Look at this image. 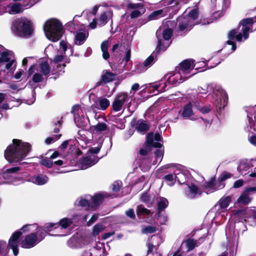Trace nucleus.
Returning a JSON list of instances; mask_svg holds the SVG:
<instances>
[{
  "mask_svg": "<svg viewBox=\"0 0 256 256\" xmlns=\"http://www.w3.org/2000/svg\"><path fill=\"white\" fill-rule=\"evenodd\" d=\"M256 22V16L250 18H246L242 19L240 22L239 28L241 27L240 30L242 32L238 33L236 30H232L229 32L228 36V40L226 42V45L224 46V49H230V52L229 54H231L234 52L236 49V45L234 40V38L238 42L246 40L248 38L249 36V32H253L252 26L254 23Z\"/></svg>",
  "mask_w": 256,
  "mask_h": 256,
  "instance_id": "f257e3e1",
  "label": "nucleus"
},
{
  "mask_svg": "<svg viewBox=\"0 0 256 256\" xmlns=\"http://www.w3.org/2000/svg\"><path fill=\"white\" fill-rule=\"evenodd\" d=\"M30 150V145L28 142L14 139L12 144L5 150V158L10 163H18L25 158Z\"/></svg>",
  "mask_w": 256,
  "mask_h": 256,
  "instance_id": "f03ea898",
  "label": "nucleus"
},
{
  "mask_svg": "<svg viewBox=\"0 0 256 256\" xmlns=\"http://www.w3.org/2000/svg\"><path fill=\"white\" fill-rule=\"evenodd\" d=\"M194 60L192 59L182 61L179 66L176 68L174 74L168 76V82L172 85H177L194 74L195 73L190 74L191 71L194 68Z\"/></svg>",
  "mask_w": 256,
  "mask_h": 256,
  "instance_id": "7ed1b4c3",
  "label": "nucleus"
},
{
  "mask_svg": "<svg viewBox=\"0 0 256 256\" xmlns=\"http://www.w3.org/2000/svg\"><path fill=\"white\" fill-rule=\"evenodd\" d=\"M46 38L52 42H56L62 34V26L60 21L52 18L46 21L44 26Z\"/></svg>",
  "mask_w": 256,
  "mask_h": 256,
  "instance_id": "20e7f679",
  "label": "nucleus"
},
{
  "mask_svg": "<svg viewBox=\"0 0 256 256\" xmlns=\"http://www.w3.org/2000/svg\"><path fill=\"white\" fill-rule=\"evenodd\" d=\"M11 29L16 36H30L32 32L31 22L25 17L14 20Z\"/></svg>",
  "mask_w": 256,
  "mask_h": 256,
  "instance_id": "39448f33",
  "label": "nucleus"
},
{
  "mask_svg": "<svg viewBox=\"0 0 256 256\" xmlns=\"http://www.w3.org/2000/svg\"><path fill=\"white\" fill-rule=\"evenodd\" d=\"M48 232L44 226L43 228H37V231L26 236L20 242L21 246L24 248H30L34 247L44 239Z\"/></svg>",
  "mask_w": 256,
  "mask_h": 256,
  "instance_id": "423d86ee",
  "label": "nucleus"
},
{
  "mask_svg": "<svg viewBox=\"0 0 256 256\" xmlns=\"http://www.w3.org/2000/svg\"><path fill=\"white\" fill-rule=\"evenodd\" d=\"M172 34V30L171 28H166L162 32L161 30H157L156 36L158 38V50H165L169 46L170 42L169 40Z\"/></svg>",
  "mask_w": 256,
  "mask_h": 256,
  "instance_id": "0eeeda50",
  "label": "nucleus"
},
{
  "mask_svg": "<svg viewBox=\"0 0 256 256\" xmlns=\"http://www.w3.org/2000/svg\"><path fill=\"white\" fill-rule=\"evenodd\" d=\"M198 17V10L196 9H193L190 11L186 16H179L178 19V27L180 30L183 31L188 26H184V22H190L189 24L194 26L195 20Z\"/></svg>",
  "mask_w": 256,
  "mask_h": 256,
  "instance_id": "6e6552de",
  "label": "nucleus"
},
{
  "mask_svg": "<svg viewBox=\"0 0 256 256\" xmlns=\"http://www.w3.org/2000/svg\"><path fill=\"white\" fill-rule=\"evenodd\" d=\"M65 54L60 52L53 60L50 62V67L52 68V74H60L64 72V69L66 66L64 63V55Z\"/></svg>",
  "mask_w": 256,
  "mask_h": 256,
  "instance_id": "1a4fd4ad",
  "label": "nucleus"
},
{
  "mask_svg": "<svg viewBox=\"0 0 256 256\" xmlns=\"http://www.w3.org/2000/svg\"><path fill=\"white\" fill-rule=\"evenodd\" d=\"M2 48L0 46V63L8 62L6 66L7 70L14 69L16 67V62L14 58V53L11 51L2 52Z\"/></svg>",
  "mask_w": 256,
  "mask_h": 256,
  "instance_id": "9d476101",
  "label": "nucleus"
},
{
  "mask_svg": "<svg viewBox=\"0 0 256 256\" xmlns=\"http://www.w3.org/2000/svg\"><path fill=\"white\" fill-rule=\"evenodd\" d=\"M33 4L28 2L21 4L20 3H10L6 8V12L10 14H16L22 13L24 9L30 8Z\"/></svg>",
  "mask_w": 256,
  "mask_h": 256,
  "instance_id": "9b49d317",
  "label": "nucleus"
},
{
  "mask_svg": "<svg viewBox=\"0 0 256 256\" xmlns=\"http://www.w3.org/2000/svg\"><path fill=\"white\" fill-rule=\"evenodd\" d=\"M72 218H64L61 219L58 223H48L44 225L46 230L48 232H50L52 228H56L59 226L61 228L66 229L70 226L73 222Z\"/></svg>",
  "mask_w": 256,
  "mask_h": 256,
  "instance_id": "f8f14e48",
  "label": "nucleus"
},
{
  "mask_svg": "<svg viewBox=\"0 0 256 256\" xmlns=\"http://www.w3.org/2000/svg\"><path fill=\"white\" fill-rule=\"evenodd\" d=\"M21 166H16L7 169L2 174V176L6 180H9L10 182L16 184V182L20 180L16 177V173L22 170Z\"/></svg>",
  "mask_w": 256,
  "mask_h": 256,
  "instance_id": "ddd939ff",
  "label": "nucleus"
},
{
  "mask_svg": "<svg viewBox=\"0 0 256 256\" xmlns=\"http://www.w3.org/2000/svg\"><path fill=\"white\" fill-rule=\"evenodd\" d=\"M162 138L159 134H148L147 136L146 146L148 148H160L162 144Z\"/></svg>",
  "mask_w": 256,
  "mask_h": 256,
  "instance_id": "4468645a",
  "label": "nucleus"
},
{
  "mask_svg": "<svg viewBox=\"0 0 256 256\" xmlns=\"http://www.w3.org/2000/svg\"><path fill=\"white\" fill-rule=\"evenodd\" d=\"M128 100V96L126 93L121 92L118 94L112 103L114 110L116 112L120 110L124 104Z\"/></svg>",
  "mask_w": 256,
  "mask_h": 256,
  "instance_id": "2eb2a0df",
  "label": "nucleus"
},
{
  "mask_svg": "<svg viewBox=\"0 0 256 256\" xmlns=\"http://www.w3.org/2000/svg\"><path fill=\"white\" fill-rule=\"evenodd\" d=\"M22 234L20 231H16L10 238L8 241V246L13 250V253L15 256L18 254V244L19 242V238Z\"/></svg>",
  "mask_w": 256,
  "mask_h": 256,
  "instance_id": "dca6fc26",
  "label": "nucleus"
},
{
  "mask_svg": "<svg viewBox=\"0 0 256 256\" xmlns=\"http://www.w3.org/2000/svg\"><path fill=\"white\" fill-rule=\"evenodd\" d=\"M212 96L215 98L218 104H222L223 106L226 104L228 99L226 93L221 88H218L215 90L212 94Z\"/></svg>",
  "mask_w": 256,
  "mask_h": 256,
  "instance_id": "f3484780",
  "label": "nucleus"
},
{
  "mask_svg": "<svg viewBox=\"0 0 256 256\" xmlns=\"http://www.w3.org/2000/svg\"><path fill=\"white\" fill-rule=\"evenodd\" d=\"M98 161V157L94 154H91L82 158L80 164L82 169L85 170L94 165Z\"/></svg>",
  "mask_w": 256,
  "mask_h": 256,
  "instance_id": "a211bd4d",
  "label": "nucleus"
},
{
  "mask_svg": "<svg viewBox=\"0 0 256 256\" xmlns=\"http://www.w3.org/2000/svg\"><path fill=\"white\" fill-rule=\"evenodd\" d=\"M88 36V32L86 30H79L74 33V43L76 45L80 46L84 44Z\"/></svg>",
  "mask_w": 256,
  "mask_h": 256,
  "instance_id": "6ab92c4d",
  "label": "nucleus"
},
{
  "mask_svg": "<svg viewBox=\"0 0 256 256\" xmlns=\"http://www.w3.org/2000/svg\"><path fill=\"white\" fill-rule=\"evenodd\" d=\"M162 242V240L160 237L158 236H152L150 239L148 240V242L147 244L148 248V253L152 252L154 249L156 250V247Z\"/></svg>",
  "mask_w": 256,
  "mask_h": 256,
  "instance_id": "aec40b11",
  "label": "nucleus"
},
{
  "mask_svg": "<svg viewBox=\"0 0 256 256\" xmlns=\"http://www.w3.org/2000/svg\"><path fill=\"white\" fill-rule=\"evenodd\" d=\"M182 176H184V174L182 173L168 174L164 176V179L168 186H172L175 184L176 180H178L181 184L184 183V182H182L180 180V178Z\"/></svg>",
  "mask_w": 256,
  "mask_h": 256,
  "instance_id": "412c9836",
  "label": "nucleus"
},
{
  "mask_svg": "<svg viewBox=\"0 0 256 256\" xmlns=\"http://www.w3.org/2000/svg\"><path fill=\"white\" fill-rule=\"evenodd\" d=\"M166 86V84L165 82H162L160 84H150L146 88L148 89L150 92H153L154 94H157L159 92H162L166 90L165 88Z\"/></svg>",
  "mask_w": 256,
  "mask_h": 256,
  "instance_id": "4be33fe9",
  "label": "nucleus"
},
{
  "mask_svg": "<svg viewBox=\"0 0 256 256\" xmlns=\"http://www.w3.org/2000/svg\"><path fill=\"white\" fill-rule=\"evenodd\" d=\"M192 104L190 102L188 104L184 106L182 116L184 118H189L192 120H195L196 118L193 116L194 112L192 110Z\"/></svg>",
  "mask_w": 256,
  "mask_h": 256,
  "instance_id": "5701e85b",
  "label": "nucleus"
},
{
  "mask_svg": "<svg viewBox=\"0 0 256 256\" xmlns=\"http://www.w3.org/2000/svg\"><path fill=\"white\" fill-rule=\"evenodd\" d=\"M185 193L188 198H194L198 195H200L202 192L196 186L192 184L188 186L185 190Z\"/></svg>",
  "mask_w": 256,
  "mask_h": 256,
  "instance_id": "b1692460",
  "label": "nucleus"
},
{
  "mask_svg": "<svg viewBox=\"0 0 256 256\" xmlns=\"http://www.w3.org/2000/svg\"><path fill=\"white\" fill-rule=\"evenodd\" d=\"M224 186V183H216L214 184L212 182H209L206 184L204 186V192L207 194L214 192V191L222 189Z\"/></svg>",
  "mask_w": 256,
  "mask_h": 256,
  "instance_id": "393cba45",
  "label": "nucleus"
},
{
  "mask_svg": "<svg viewBox=\"0 0 256 256\" xmlns=\"http://www.w3.org/2000/svg\"><path fill=\"white\" fill-rule=\"evenodd\" d=\"M48 178L43 174H38L30 178L29 181L37 185H43L48 182Z\"/></svg>",
  "mask_w": 256,
  "mask_h": 256,
  "instance_id": "a878e982",
  "label": "nucleus"
},
{
  "mask_svg": "<svg viewBox=\"0 0 256 256\" xmlns=\"http://www.w3.org/2000/svg\"><path fill=\"white\" fill-rule=\"evenodd\" d=\"M82 111L80 109V106L75 105L72 108L71 112L74 114V122L80 126H82V118H80V112Z\"/></svg>",
  "mask_w": 256,
  "mask_h": 256,
  "instance_id": "bb28decb",
  "label": "nucleus"
},
{
  "mask_svg": "<svg viewBox=\"0 0 256 256\" xmlns=\"http://www.w3.org/2000/svg\"><path fill=\"white\" fill-rule=\"evenodd\" d=\"M110 101L106 98H98L96 102V107L100 110H105L110 106Z\"/></svg>",
  "mask_w": 256,
  "mask_h": 256,
  "instance_id": "cd10ccee",
  "label": "nucleus"
},
{
  "mask_svg": "<svg viewBox=\"0 0 256 256\" xmlns=\"http://www.w3.org/2000/svg\"><path fill=\"white\" fill-rule=\"evenodd\" d=\"M252 200L248 194L244 190L238 198L236 203L240 204H248Z\"/></svg>",
  "mask_w": 256,
  "mask_h": 256,
  "instance_id": "c85d7f7f",
  "label": "nucleus"
},
{
  "mask_svg": "<svg viewBox=\"0 0 256 256\" xmlns=\"http://www.w3.org/2000/svg\"><path fill=\"white\" fill-rule=\"evenodd\" d=\"M52 69L50 68L48 62H44L39 64L37 71L40 72L44 76H48L50 72L52 73Z\"/></svg>",
  "mask_w": 256,
  "mask_h": 256,
  "instance_id": "c756f323",
  "label": "nucleus"
},
{
  "mask_svg": "<svg viewBox=\"0 0 256 256\" xmlns=\"http://www.w3.org/2000/svg\"><path fill=\"white\" fill-rule=\"evenodd\" d=\"M148 124L144 120H138L136 126V130L138 132L144 134L148 130Z\"/></svg>",
  "mask_w": 256,
  "mask_h": 256,
  "instance_id": "7c9ffc66",
  "label": "nucleus"
},
{
  "mask_svg": "<svg viewBox=\"0 0 256 256\" xmlns=\"http://www.w3.org/2000/svg\"><path fill=\"white\" fill-rule=\"evenodd\" d=\"M111 16L112 13L110 12H103L99 18L98 24L102 26H104L108 22Z\"/></svg>",
  "mask_w": 256,
  "mask_h": 256,
  "instance_id": "2f4dec72",
  "label": "nucleus"
},
{
  "mask_svg": "<svg viewBox=\"0 0 256 256\" xmlns=\"http://www.w3.org/2000/svg\"><path fill=\"white\" fill-rule=\"evenodd\" d=\"M108 40H105L101 44V50L102 52V57L104 60H107L110 57V54L108 52Z\"/></svg>",
  "mask_w": 256,
  "mask_h": 256,
  "instance_id": "473e14b6",
  "label": "nucleus"
},
{
  "mask_svg": "<svg viewBox=\"0 0 256 256\" xmlns=\"http://www.w3.org/2000/svg\"><path fill=\"white\" fill-rule=\"evenodd\" d=\"M198 246V242L196 240L194 239H188L186 242V246L187 251L192 250L195 247Z\"/></svg>",
  "mask_w": 256,
  "mask_h": 256,
  "instance_id": "72a5a7b5",
  "label": "nucleus"
},
{
  "mask_svg": "<svg viewBox=\"0 0 256 256\" xmlns=\"http://www.w3.org/2000/svg\"><path fill=\"white\" fill-rule=\"evenodd\" d=\"M105 226L103 224L99 223L96 224L92 228V236H96L99 234L100 233L104 230Z\"/></svg>",
  "mask_w": 256,
  "mask_h": 256,
  "instance_id": "f704fd0d",
  "label": "nucleus"
},
{
  "mask_svg": "<svg viewBox=\"0 0 256 256\" xmlns=\"http://www.w3.org/2000/svg\"><path fill=\"white\" fill-rule=\"evenodd\" d=\"M231 198L230 196H226L222 198L218 202V205L220 208L222 210L226 208L229 205Z\"/></svg>",
  "mask_w": 256,
  "mask_h": 256,
  "instance_id": "c9c22d12",
  "label": "nucleus"
},
{
  "mask_svg": "<svg viewBox=\"0 0 256 256\" xmlns=\"http://www.w3.org/2000/svg\"><path fill=\"white\" fill-rule=\"evenodd\" d=\"M116 75L110 72H106L102 76V80L104 82H108L113 81L115 80Z\"/></svg>",
  "mask_w": 256,
  "mask_h": 256,
  "instance_id": "e433bc0d",
  "label": "nucleus"
},
{
  "mask_svg": "<svg viewBox=\"0 0 256 256\" xmlns=\"http://www.w3.org/2000/svg\"><path fill=\"white\" fill-rule=\"evenodd\" d=\"M168 204V200L164 198H160L158 202V212L166 208Z\"/></svg>",
  "mask_w": 256,
  "mask_h": 256,
  "instance_id": "4c0bfd02",
  "label": "nucleus"
},
{
  "mask_svg": "<svg viewBox=\"0 0 256 256\" xmlns=\"http://www.w3.org/2000/svg\"><path fill=\"white\" fill-rule=\"evenodd\" d=\"M106 196L102 194H100L95 195L92 198V203L94 206H97L101 203Z\"/></svg>",
  "mask_w": 256,
  "mask_h": 256,
  "instance_id": "58836bf2",
  "label": "nucleus"
},
{
  "mask_svg": "<svg viewBox=\"0 0 256 256\" xmlns=\"http://www.w3.org/2000/svg\"><path fill=\"white\" fill-rule=\"evenodd\" d=\"M108 126L106 123L99 122L92 127V130L94 132L97 133L103 132L106 130Z\"/></svg>",
  "mask_w": 256,
  "mask_h": 256,
  "instance_id": "ea45409f",
  "label": "nucleus"
},
{
  "mask_svg": "<svg viewBox=\"0 0 256 256\" xmlns=\"http://www.w3.org/2000/svg\"><path fill=\"white\" fill-rule=\"evenodd\" d=\"M136 214L138 216H148L151 214V212L142 205H140L137 206Z\"/></svg>",
  "mask_w": 256,
  "mask_h": 256,
  "instance_id": "a19ab883",
  "label": "nucleus"
},
{
  "mask_svg": "<svg viewBox=\"0 0 256 256\" xmlns=\"http://www.w3.org/2000/svg\"><path fill=\"white\" fill-rule=\"evenodd\" d=\"M249 169V164L246 162H241L238 166V170L242 174H246V172Z\"/></svg>",
  "mask_w": 256,
  "mask_h": 256,
  "instance_id": "79ce46f5",
  "label": "nucleus"
},
{
  "mask_svg": "<svg viewBox=\"0 0 256 256\" xmlns=\"http://www.w3.org/2000/svg\"><path fill=\"white\" fill-rule=\"evenodd\" d=\"M163 10H158L154 11L148 16L149 20H154L162 16Z\"/></svg>",
  "mask_w": 256,
  "mask_h": 256,
  "instance_id": "37998d69",
  "label": "nucleus"
},
{
  "mask_svg": "<svg viewBox=\"0 0 256 256\" xmlns=\"http://www.w3.org/2000/svg\"><path fill=\"white\" fill-rule=\"evenodd\" d=\"M156 231V228L152 226H147L142 228V232L144 234H148L154 232Z\"/></svg>",
  "mask_w": 256,
  "mask_h": 256,
  "instance_id": "c03bdc74",
  "label": "nucleus"
},
{
  "mask_svg": "<svg viewBox=\"0 0 256 256\" xmlns=\"http://www.w3.org/2000/svg\"><path fill=\"white\" fill-rule=\"evenodd\" d=\"M61 136V134H56L52 136L47 138L45 140L46 144H50L58 140Z\"/></svg>",
  "mask_w": 256,
  "mask_h": 256,
  "instance_id": "a18cd8bd",
  "label": "nucleus"
},
{
  "mask_svg": "<svg viewBox=\"0 0 256 256\" xmlns=\"http://www.w3.org/2000/svg\"><path fill=\"white\" fill-rule=\"evenodd\" d=\"M144 11L145 10L143 8H141L140 10H134L130 14V17L132 18H138L144 13Z\"/></svg>",
  "mask_w": 256,
  "mask_h": 256,
  "instance_id": "49530a36",
  "label": "nucleus"
},
{
  "mask_svg": "<svg viewBox=\"0 0 256 256\" xmlns=\"http://www.w3.org/2000/svg\"><path fill=\"white\" fill-rule=\"evenodd\" d=\"M37 228H39L36 224H26L23 226L20 231L22 230L23 232H26L27 231H31L34 228L37 230Z\"/></svg>",
  "mask_w": 256,
  "mask_h": 256,
  "instance_id": "de8ad7c7",
  "label": "nucleus"
},
{
  "mask_svg": "<svg viewBox=\"0 0 256 256\" xmlns=\"http://www.w3.org/2000/svg\"><path fill=\"white\" fill-rule=\"evenodd\" d=\"M154 62V58L152 56H150L144 62L143 65L146 68L150 67Z\"/></svg>",
  "mask_w": 256,
  "mask_h": 256,
  "instance_id": "09e8293b",
  "label": "nucleus"
},
{
  "mask_svg": "<svg viewBox=\"0 0 256 256\" xmlns=\"http://www.w3.org/2000/svg\"><path fill=\"white\" fill-rule=\"evenodd\" d=\"M43 76L44 75L37 71V72L34 74L32 80L34 82H40L43 80Z\"/></svg>",
  "mask_w": 256,
  "mask_h": 256,
  "instance_id": "8fccbe9b",
  "label": "nucleus"
},
{
  "mask_svg": "<svg viewBox=\"0 0 256 256\" xmlns=\"http://www.w3.org/2000/svg\"><path fill=\"white\" fill-rule=\"evenodd\" d=\"M40 164L42 165H43L48 168H52V166L53 164L52 162L50 159H48L46 158H43L41 160Z\"/></svg>",
  "mask_w": 256,
  "mask_h": 256,
  "instance_id": "3c124183",
  "label": "nucleus"
},
{
  "mask_svg": "<svg viewBox=\"0 0 256 256\" xmlns=\"http://www.w3.org/2000/svg\"><path fill=\"white\" fill-rule=\"evenodd\" d=\"M126 216L131 219H134L136 218V214L133 208H130L126 212Z\"/></svg>",
  "mask_w": 256,
  "mask_h": 256,
  "instance_id": "603ef678",
  "label": "nucleus"
},
{
  "mask_svg": "<svg viewBox=\"0 0 256 256\" xmlns=\"http://www.w3.org/2000/svg\"><path fill=\"white\" fill-rule=\"evenodd\" d=\"M122 182H115L112 186V190L114 192H118L121 188Z\"/></svg>",
  "mask_w": 256,
  "mask_h": 256,
  "instance_id": "864d4df0",
  "label": "nucleus"
},
{
  "mask_svg": "<svg viewBox=\"0 0 256 256\" xmlns=\"http://www.w3.org/2000/svg\"><path fill=\"white\" fill-rule=\"evenodd\" d=\"M77 202H78V205L82 207L86 206L88 204V201L84 198H80V199H78Z\"/></svg>",
  "mask_w": 256,
  "mask_h": 256,
  "instance_id": "5fc2aeb1",
  "label": "nucleus"
},
{
  "mask_svg": "<svg viewBox=\"0 0 256 256\" xmlns=\"http://www.w3.org/2000/svg\"><path fill=\"white\" fill-rule=\"evenodd\" d=\"M230 177V174L228 172H224L222 173L220 176L219 177V180L220 183H223L222 182L226 180L227 178Z\"/></svg>",
  "mask_w": 256,
  "mask_h": 256,
  "instance_id": "6e6d98bb",
  "label": "nucleus"
},
{
  "mask_svg": "<svg viewBox=\"0 0 256 256\" xmlns=\"http://www.w3.org/2000/svg\"><path fill=\"white\" fill-rule=\"evenodd\" d=\"M155 155L156 160H159L160 162L163 156V152L162 150H156L155 152Z\"/></svg>",
  "mask_w": 256,
  "mask_h": 256,
  "instance_id": "4d7b16f0",
  "label": "nucleus"
},
{
  "mask_svg": "<svg viewBox=\"0 0 256 256\" xmlns=\"http://www.w3.org/2000/svg\"><path fill=\"white\" fill-rule=\"evenodd\" d=\"M100 146H98L96 147H92L88 150V152L92 154H96L100 152Z\"/></svg>",
  "mask_w": 256,
  "mask_h": 256,
  "instance_id": "13d9d810",
  "label": "nucleus"
},
{
  "mask_svg": "<svg viewBox=\"0 0 256 256\" xmlns=\"http://www.w3.org/2000/svg\"><path fill=\"white\" fill-rule=\"evenodd\" d=\"M140 200L143 202H148L150 200V196L147 192H144L140 196Z\"/></svg>",
  "mask_w": 256,
  "mask_h": 256,
  "instance_id": "bf43d9fd",
  "label": "nucleus"
},
{
  "mask_svg": "<svg viewBox=\"0 0 256 256\" xmlns=\"http://www.w3.org/2000/svg\"><path fill=\"white\" fill-rule=\"evenodd\" d=\"M206 66V62H198L195 64H194V68L196 70H198L200 68H202Z\"/></svg>",
  "mask_w": 256,
  "mask_h": 256,
  "instance_id": "052dcab7",
  "label": "nucleus"
},
{
  "mask_svg": "<svg viewBox=\"0 0 256 256\" xmlns=\"http://www.w3.org/2000/svg\"><path fill=\"white\" fill-rule=\"evenodd\" d=\"M141 6L140 4H133L130 2L127 5V8L130 9H135Z\"/></svg>",
  "mask_w": 256,
  "mask_h": 256,
  "instance_id": "680f3d73",
  "label": "nucleus"
},
{
  "mask_svg": "<svg viewBox=\"0 0 256 256\" xmlns=\"http://www.w3.org/2000/svg\"><path fill=\"white\" fill-rule=\"evenodd\" d=\"M198 110L202 114H206L210 111V108L206 106H198Z\"/></svg>",
  "mask_w": 256,
  "mask_h": 256,
  "instance_id": "e2e57ef3",
  "label": "nucleus"
},
{
  "mask_svg": "<svg viewBox=\"0 0 256 256\" xmlns=\"http://www.w3.org/2000/svg\"><path fill=\"white\" fill-rule=\"evenodd\" d=\"M244 184V181L242 180H236L234 184V188H239L242 186Z\"/></svg>",
  "mask_w": 256,
  "mask_h": 256,
  "instance_id": "0e129e2a",
  "label": "nucleus"
},
{
  "mask_svg": "<svg viewBox=\"0 0 256 256\" xmlns=\"http://www.w3.org/2000/svg\"><path fill=\"white\" fill-rule=\"evenodd\" d=\"M130 58V49H127L126 52L125 56L124 58V60H125L126 62H128Z\"/></svg>",
  "mask_w": 256,
  "mask_h": 256,
  "instance_id": "69168bd1",
  "label": "nucleus"
},
{
  "mask_svg": "<svg viewBox=\"0 0 256 256\" xmlns=\"http://www.w3.org/2000/svg\"><path fill=\"white\" fill-rule=\"evenodd\" d=\"M98 218V215L94 214L92 216L91 218L88 222V225L90 226L91 224H92L94 222L97 220Z\"/></svg>",
  "mask_w": 256,
  "mask_h": 256,
  "instance_id": "338daca9",
  "label": "nucleus"
},
{
  "mask_svg": "<svg viewBox=\"0 0 256 256\" xmlns=\"http://www.w3.org/2000/svg\"><path fill=\"white\" fill-rule=\"evenodd\" d=\"M246 192L249 193H256V186L252 187L246 188L244 190Z\"/></svg>",
  "mask_w": 256,
  "mask_h": 256,
  "instance_id": "774afa93",
  "label": "nucleus"
}]
</instances>
